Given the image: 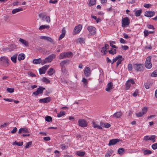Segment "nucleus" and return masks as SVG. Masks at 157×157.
Here are the masks:
<instances>
[{"instance_id": "9b49d317", "label": "nucleus", "mask_w": 157, "mask_h": 157, "mask_svg": "<svg viewBox=\"0 0 157 157\" xmlns=\"http://www.w3.org/2000/svg\"><path fill=\"white\" fill-rule=\"evenodd\" d=\"M147 110V107H144L142 109V112H140L138 113H136V115L138 117H142L144 114L145 113Z\"/></svg>"}, {"instance_id": "2f4dec72", "label": "nucleus", "mask_w": 157, "mask_h": 157, "mask_svg": "<svg viewBox=\"0 0 157 157\" xmlns=\"http://www.w3.org/2000/svg\"><path fill=\"white\" fill-rule=\"evenodd\" d=\"M121 58H122V56L121 55H119L117 56L115 58L113 59L111 64H113L114 63L117 61L118 59Z\"/></svg>"}, {"instance_id": "412c9836", "label": "nucleus", "mask_w": 157, "mask_h": 157, "mask_svg": "<svg viewBox=\"0 0 157 157\" xmlns=\"http://www.w3.org/2000/svg\"><path fill=\"white\" fill-rule=\"evenodd\" d=\"M19 41L23 44L25 45V46L27 47L29 46V43L27 41L21 38H20Z\"/></svg>"}, {"instance_id": "603ef678", "label": "nucleus", "mask_w": 157, "mask_h": 157, "mask_svg": "<svg viewBox=\"0 0 157 157\" xmlns=\"http://www.w3.org/2000/svg\"><path fill=\"white\" fill-rule=\"evenodd\" d=\"M151 147L153 150H155L157 149V143H155L152 145Z\"/></svg>"}, {"instance_id": "1a4fd4ad", "label": "nucleus", "mask_w": 157, "mask_h": 157, "mask_svg": "<svg viewBox=\"0 0 157 157\" xmlns=\"http://www.w3.org/2000/svg\"><path fill=\"white\" fill-rule=\"evenodd\" d=\"M87 29L91 35H94L96 33V29L94 27L91 26H88L87 27Z\"/></svg>"}, {"instance_id": "c756f323", "label": "nucleus", "mask_w": 157, "mask_h": 157, "mask_svg": "<svg viewBox=\"0 0 157 157\" xmlns=\"http://www.w3.org/2000/svg\"><path fill=\"white\" fill-rule=\"evenodd\" d=\"M68 61L67 60H64L61 62L60 65L62 68L64 67L67 64Z\"/></svg>"}, {"instance_id": "4d7b16f0", "label": "nucleus", "mask_w": 157, "mask_h": 157, "mask_svg": "<svg viewBox=\"0 0 157 157\" xmlns=\"http://www.w3.org/2000/svg\"><path fill=\"white\" fill-rule=\"evenodd\" d=\"M78 40L80 43H85L84 39L82 38L78 39Z\"/></svg>"}, {"instance_id": "79ce46f5", "label": "nucleus", "mask_w": 157, "mask_h": 157, "mask_svg": "<svg viewBox=\"0 0 157 157\" xmlns=\"http://www.w3.org/2000/svg\"><path fill=\"white\" fill-rule=\"evenodd\" d=\"M155 135L151 136L149 137V140H152L153 143L155 142Z\"/></svg>"}, {"instance_id": "4be33fe9", "label": "nucleus", "mask_w": 157, "mask_h": 157, "mask_svg": "<svg viewBox=\"0 0 157 157\" xmlns=\"http://www.w3.org/2000/svg\"><path fill=\"white\" fill-rule=\"evenodd\" d=\"M43 61L42 60V59L41 58H39L38 59H34L33 62L34 64H39L40 63H41L42 64V62H43Z\"/></svg>"}, {"instance_id": "e433bc0d", "label": "nucleus", "mask_w": 157, "mask_h": 157, "mask_svg": "<svg viewBox=\"0 0 157 157\" xmlns=\"http://www.w3.org/2000/svg\"><path fill=\"white\" fill-rule=\"evenodd\" d=\"M144 155H147L151 153V150L147 149L144 151Z\"/></svg>"}, {"instance_id": "f704fd0d", "label": "nucleus", "mask_w": 157, "mask_h": 157, "mask_svg": "<svg viewBox=\"0 0 157 157\" xmlns=\"http://www.w3.org/2000/svg\"><path fill=\"white\" fill-rule=\"evenodd\" d=\"M65 114V112L64 111H60L59 113L57 114V116L58 117H60L64 115Z\"/></svg>"}, {"instance_id": "13d9d810", "label": "nucleus", "mask_w": 157, "mask_h": 157, "mask_svg": "<svg viewBox=\"0 0 157 157\" xmlns=\"http://www.w3.org/2000/svg\"><path fill=\"white\" fill-rule=\"evenodd\" d=\"M121 47L123 50H127L129 48L126 45H122Z\"/></svg>"}, {"instance_id": "3c124183", "label": "nucleus", "mask_w": 157, "mask_h": 157, "mask_svg": "<svg viewBox=\"0 0 157 157\" xmlns=\"http://www.w3.org/2000/svg\"><path fill=\"white\" fill-rule=\"evenodd\" d=\"M106 48H104L103 47L101 48V52L103 53V55H105V52H106Z\"/></svg>"}, {"instance_id": "ddd939ff", "label": "nucleus", "mask_w": 157, "mask_h": 157, "mask_svg": "<svg viewBox=\"0 0 157 157\" xmlns=\"http://www.w3.org/2000/svg\"><path fill=\"white\" fill-rule=\"evenodd\" d=\"M29 131L28 130V128H27L25 127L24 128H21L19 130L18 133L21 134L22 132L27 133H29Z\"/></svg>"}, {"instance_id": "5fc2aeb1", "label": "nucleus", "mask_w": 157, "mask_h": 157, "mask_svg": "<svg viewBox=\"0 0 157 157\" xmlns=\"http://www.w3.org/2000/svg\"><path fill=\"white\" fill-rule=\"evenodd\" d=\"M138 90H136L133 93L132 95L134 97H136L138 95Z\"/></svg>"}, {"instance_id": "b1692460", "label": "nucleus", "mask_w": 157, "mask_h": 157, "mask_svg": "<svg viewBox=\"0 0 157 157\" xmlns=\"http://www.w3.org/2000/svg\"><path fill=\"white\" fill-rule=\"evenodd\" d=\"M25 58V55L23 53H21L18 55V59L19 61H20L21 60H23Z\"/></svg>"}, {"instance_id": "e2e57ef3", "label": "nucleus", "mask_w": 157, "mask_h": 157, "mask_svg": "<svg viewBox=\"0 0 157 157\" xmlns=\"http://www.w3.org/2000/svg\"><path fill=\"white\" fill-rule=\"evenodd\" d=\"M4 100L6 101H8L10 102H12L13 101V100L11 98H4Z\"/></svg>"}, {"instance_id": "58836bf2", "label": "nucleus", "mask_w": 157, "mask_h": 157, "mask_svg": "<svg viewBox=\"0 0 157 157\" xmlns=\"http://www.w3.org/2000/svg\"><path fill=\"white\" fill-rule=\"evenodd\" d=\"M126 89L128 90L129 89L131 86V84L129 82V81H127L125 83Z\"/></svg>"}, {"instance_id": "f03ea898", "label": "nucleus", "mask_w": 157, "mask_h": 157, "mask_svg": "<svg viewBox=\"0 0 157 157\" xmlns=\"http://www.w3.org/2000/svg\"><path fill=\"white\" fill-rule=\"evenodd\" d=\"M56 56L55 54H52L46 58L42 62V65H43L45 64L51 62L53 59L55 58Z\"/></svg>"}, {"instance_id": "09e8293b", "label": "nucleus", "mask_w": 157, "mask_h": 157, "mask_svg": "<svg viewBox=\"0 0 157 157\" xmlns=\"http://www.w3.org/2000/svg\"><path fill=\"white\" fill-rule=\"evenodd\" d=\"M47 69H39L40 75L45 74Z\"/></svg>"}, {"instance_id": "a211bd4d", "label": "nucleus", "mask_w": 157, "mask_h": 157, "mask_svg": "<svg viewBox=\"0 0 157 157\" xmlns=\"http://www.w3.org/2000/svg\"><path fill=\"white\" fill-rule=\"evenodd\" d=\"M113 84L111 82H110L107 84L105 90L109 92L110 90L113 89Z\"/></svg>"}, {"instance_id": "774afa93", "label": "nucleus", "mask_w": 157, "mask_h": 157, "mask_svg": "<svg viewBox=\"0 0 157 157\" xmlns=\"http://www.w3.org/2000/svg\"><path fill=\"white\" fill-rule=\"evenodd\" d=\"M111 125L108 123L105 124L104 127L106 128H108L110 127Z\"/></svg>"}, {"instance_id": "a878e982", "label": "nucleus", "mask_w": 157, "mask_h": 157, "mask_svg": "<svg viewBox=\"0 0 157 157\" xmlns=\"http://www.w3.org/2000/svg\"><path fill=\"white\" fill-rule=\"evenodd\" d=\"M22 10H23V9L22 8H16L13 10L12 11V13L13 14H14L17 13L18 12Z\"/></svg>"}, {"instance_id": "6e6d98bb", "label": "nucleus", "mask_w": 157, "mask_h": 157, "mask_svg": "<svg viewBox=\"0 0 157 157\" xmlns=\"http://www.w3.org/2000/svg\"><path fill=\"white\" fill-rule=\"evenodd\" d=\"M46 21L48 23H49L51 21L50 18L49 16H47L45 17Z\"/></svg>"}, {"instance_id": "ea45409f", "label": "nucleus", "mask_w": 157, "mask_h": 157, "mask_svg": "<svg viewBox=\"0 0 157 157\" xmlns=\"http://www.w3.org/2000/svg\"><path fill=\"white\" fill-rule=\"evenodd\" d=\"M45 121L47 122H50L52 121V119L51 117L49 116H46L45 117Z\"/></svg>"}, {"instance_id": "f257e3e1", "label": "nucleus", "mask_w": 157, "mask_h": 157, "mask_svg": "<svg viewBox=\"0 0 157 157\" xmlns=\"http://www.w3.org/2000/svg\"><path fill=\"white\" fill-rule=\"evenodd\" d=\"M0 64L5 67H7L10 64L9 60L6 57L2 56L0 58Z\"/></svg>"}, {"instance_id": "de8ad7c7", "label": "nucleus", "mask_w": 157, "mask_h": 157, "mask_svg": "<svg viewBox=\"0 0 157 157\" xmlns=\"http://www.w3.org/2000/svg\"><path fill=\"white\" fill-rule=\"evenodd\" d=\"M6 90L7 92L10 93H12L14 92V89L12 88H8Z\"/></svg>"}, {"instance_id": "20e7f679", "label": "nucleus", "mask_w": 157, "mask_h": 157, "mask_svg": "<svg viewBox=\"0 0 157 157\" xmlns=\"http://www.w3.org/2000/svg\"><path fill=\"white\" fill-rule=\"evenodd\" d=\"M122 26L125 27L128 26L130 24V20L128 17H125L121 20Z\"/></svg>"}, {"instance_id": "39448f33", "label": "nucleus", "mask_w": 157, "mask_h": 157, "mask_svg": "<svg viewBox=\"0 0 157 157\" xmlns=\"http://www.w3.org/2000/svg\"><path fill=\"white\" fill-rule=\"evenodd\" d=\"M151 57L150 56H148L146 58L145 63V66L147 69H150L152 67V64L151 63Z\"/></svg>"}, {"instance_id": "69168bd1", "label": "nucleus", "mask_w": 157, "mask_h": 157, "mask_svg": "<svg viewBox=\"0 0 157 157\" xmlns=\"http://www.w3.org/2000/svg\"><path fill=\"white\" fill-rule=\"evenodd\" d=\"M17 131V128L16 127H14L13 130L11 131L12 133H14Z\"/></svg>"}, {"instance_id": "c85d7f7f", "label": "nucleus", "mask_w": 157, "mask_h": 157, "mask_svg": "<svg viewBox=\"0 0 157 157\" xmlns=\"http://www.w3.org/2000/svg\"><path fill=\"white\" fill-rule=\"evenodd\" d=\"M50 28V26L49 25H42L40 26L39 28V29L40 30L44 29H48Z\"/></svg>"}, {"instance_id": "bf43d9fd", "label": "nucleus", "mask_w": 157, "mask_h": 157, "mask_svg": "<svg viewBox=\"0 0 157 157\" xmlns=\"http://www.w3.org/2000/svg\"><path fill=\"white\" fill-rule=\"evenodd\" d=\"M62 150H63L67 148V147L66 145H64L63 144L61 145L60 146Z\"/></svg>"}, {"instance_id": "0eeeda50", "label": "nucleus", "mask_w": 157, "mask_h": 157, "mask_svg": "<svg viewBox=\"0 0 157 157\" xmlns=\"http://www.w3.org/2000/svg\"><path fill=\"white\" fill-rule=\"evenodd\" d=\"M86 121L83 119H80L78 121V125L81 127H86L87 126Z\"/></svg>"}, {"instance_id": "aec40b11", "label": "nucleus", "mask_w": 157, "mask_h": 157, "mask_svg": "<svg viewBox=\"0 0 157 157\" xmlns=\"http://www.w3.org/2000/svg\"><path fill=\"white\" fill-rule=\"evenodd\" d=\"M144 66L143 64L136 63L133 65V67L135 69H141Z\"/></svg>"}, {"instance_id": "f8f14e48", "label": "nucleus", "mask_w": 157, "mask_h": 157, "mask_svg": "<svg viewBox=\"0 0 157 157\" xmlns=\"http://www.w3.org/2000/svg\"><path fill=\"white\" fill-rule=\"evenodd\" d=\"M51 100L50 98V97H48L40 99L39 102L40 103H47L50 102Z\"/></svg>"}, {"instance_id": "c9c22d12", "label": "nucleus", "mask_w": 157, "mask_h": 157, "mask_svg": "<svg viewBox=\"0 0 157 157\" xmlns=\"http://www.w3.org/2000/svg\"><path fill=\"white\" fill-rule=\"evenodd\" d=\"M109 52L110 54L113 55L114 54L116 53V49L112 48L109 51Z\"/></svg>"}, {"instance_id": "393cba45", "label": "nucleus", "mask_w": 157, "mask_h": 157, "mask_svg": "<svg viewBox=\"0 0 157 157\" xmlns=\"http://www.w3.org/2000/svg\"><path fill=\"white\" fill-rule=\"evenodd\" d=\"M76 153L78 155L82 157L85 154V152L83 151H78L76 152Z\"/></svg>"}, {"instance_id": "2eb2a0df", "label": "nucleus", "mask_w": 157, "mask_h": 157, "mask_svg": "<svg viewBox=\"0 0 157 157\" xmlns=\"http://www.w3.org/2000/svg\"><path fill=\"white\" fill-rule=\"evenodd\" d=\"M41 39L47 40L51 43L53 42V40L51 37L48 36H42L40 37Z\"/></svg>"}, {"instance_id": "a18cd8bd", "label": "nucleus", "mask_w": 157, "mask_h": 157, "mask_svg": "<svg viewBox=\"0 0 157 157\" xmlns=\"http://www.w3.org/2000/svg\"><path fill=\"white\" fill-rule=\"evenodd\" d=\"M42 80L43 82H45L46 83H49L50 82V80L45 77L43 78L42 79Z\"/></svg>"}, {"instance_id": "a19ab883", "label": "nucleus", "mask_w": 157, "mask_h": 157, "mask_svg": "<svg viewBox=\"0 0 157 157\" xmlns=\"http://www.w3.org/2000/svg\"><path fill=\"white\" fill-rule=\"evenodd\" d=\"M113 152V150H111V151L108 152L105 154V157H110V156L112 155Z\"/></svg>"}, {"instance_id": "49530a36", "label": "nucleus", "mask_w": 157, "mask_h": 157, "mask_svg": "<svg viewBox=\"0 0 157 157\" xmlns=\"http://www.w3.org/2000/svg\"><path fill=\"white\" fill-rule=\"evenodd\" d=\"M32 143L31 141L28 142L25 147V148H28L32 144Z\"/></svg>"}, {"instance_id": "4468645a", "label": "nucleus", "mask_w": 157, "mask_h": 157, "mask_svg": "<svg viewBox=\"0 0 157 157\" xmlns=\"http://www.w3.org/2000/svg\"><path fill=\"white\" fill-rule=\"evenodd\" d=\"M119 141L120 140L118 139H113L109 141L108 145L110 146L114 145L119 142Z\"/></svg>"}, {"instance_id": "4c0bfd02", "label": "nucleus", "mask_w": 157, "mask_h": 157, "mask_svg": "<svg viewBox=\"0 0 157 157\" xmlns=\"http://www.w3.org/2000/svg\"><path fill=\"white\" fill-rule=\"evenodd\" d=\"M125 151V150L123 148H120L119 149L118 151V153L120 155L122 154L124 151Z\"/></svg>"}, {"instance_id": "8fccbe9b", "label": "nucleus", "mask_w": 157, "mask_h": 157, "mask_svg": "<svg viewBox=\"0 0 157 157\" xmlns=\"http://www.w3.org/2000/svg\"><path fill=\"white\" fill-rule=\"evenodd\" d=\"M144 85L146 89H148L150 88V83L146 82L144 84Z\"/></svg>"}, {"instance_id": "423d86ee", "label": "nucleus", "mask_w": 157, "mask_h": 157, "mask_svg": "<svg viewBox=\"0 0 157 157\" xmlns=\"http://www.w3.org/2000/svg\"><path fill=\"white\" fill-rule=\"evenodd\" d=\"M82 25L81 24L76 26L73 30V34L75 35L79 33L82 30Z\"/></svg>"}, {"instance_id": "9d476101", "label": "nucleus", "mask_w": 157, "mask_h": 157, "mask_svg": "<svg viewBox=\"0 0 157 157\" xmlns=\"http://www.w3.org/2000/svg\"><path fill=\"white\" fill-rule=\"evenodd\" d=\"M155 15V12L153 11H148L145 12L144 16L148 17H151Z\"/></svg>"}, {"instance_id": "5701e85b", "label": "nucleus", "mask_w": 157, "mask_h": 157, "mask_svg": "<svg viewBox=\"0 0 157 157\" xmlns=\"http://www.w3.org/2000/svg\"><path fill=\"white\" fill-rule=\"evenodd\" d=\"M92 124H93V126L94 128H98L101 129H102V128L101 126L100 125H98L96 123L94 122V121H93L92 122Z\"/></svg>"}, {"instance_id": "72a5a7b5", "label": "nucleus", "mask_w": 157, "mask_h": 157, "mask_svg": "<svg viewBox=\"0 0 157 157\" xmlns=\"http://www.w3.org/2000/svg\"><path fill=\"white\" fill-rule=\"evenodd\" d=\"M55 72V71L54 69H49V70L48 71L47 73L48 75H51Z\"/></svg>"}, {"instance_id": "052dcab7", "label": "nucleus", "mask_w": 157, "mask_h": 157, "mask_svg": "<svg viewBox=\"0 0 157 157\" xmlns=\"http://www.w3.org/2000/svg\"><path fill=\"white\" fill-rule=\"evenodd\" d=\"M120 42L121 43L124 44L126 43V41L122 38L120 39Z\"/></svg>"}, {"instance_id": "680f3d73", "label": "nucleus", "mask_w": 157, "mask_h": 157, "mask_svg": "<svg viewBox=\"0 0 157 157\" xmlns=\"http://www.w3.org/2000/svg\"><path fill=\"white\" fill-rule=\"evenodd\" d=\"M43 140L45 141H48L50 140L51 138L49 137H45L43 138Z\"/></svg>"}, {"instance_id": "6ab92c4d", "label": "nucleus", "mask_w": 157, "mask_h": 157, "mask_svg": "<svg viewBox=\"0 0 157 157\" xmlns=\"http://www.w3.org/2000/svg\"><path fill=\"white\" fill-rule=\"evenodd\" d=\"M122 115V113L121 112H118L114 113L111 117H114L116 118H119Z\"/></svg>"}, {"instance_id": "7c9ffc66", "label": "nucleus", "mask_w": 157, "mask_h": 157, "mask_svg": "<svg viewBox=\"0 0 157 157\" xmlns=\"http://www.w3.org/2000/svg\"><path fill=\"white\" fill-rule=\"evenodd\" d=\"M96 0H90L88 5L90 6H93L96 4Z\"/></svg>"}, {"instance_id": "338daca9", "label": "nucleus", "mask_w": 157, "mask_h": 157, "mask_svg": "<svg viewBox=\"0 0 157 157\" xmlns=\"http://www.w3.org/2000/svg\"><path fill=\"white\" fill-rule=\"evenodd\" d=\"M28 75L32 77L36 76V75L31 72H28Z\"/></svg>"}, {"instance_id": "bb28decb", "label": "nucleus", "mask_w": 157, "mask_h": 157, "mask_svg": "<svg viewBox=\"0 0 157 157\" xmlns=\"http://www.w3.org/2000/svg\"><path fill=\"white\" fill-rule=\"evenodd\" d=\"M17 56V54H15L11 57V59L13 63H16V62Z\"/></svg>"}, {"instance_id": "0e129e2a", "label": "nucleus", "mask_w": 157, "mask_h": 157, "mask_svg": "<svg viewBox=\"0 0 157 157\" xmlns=\"http://www.w3.org/2000/svg\"><path fill=\"white\" fill-rule=\"evenodd\" d=\"M45 16V15L43 13H41L39 14V17L41 18H44Z\"/></svg>"}, {"instance_id": "473e14b6", "label": "nucleus", "mask_w": 157, "mask_h": 157, "mask_svg": "<svg viewBox=\"0 0 157 157\" xmlns=\"http://www.w3.org/2000/svg\"><path fill=\"white\" fill-rule=\"evenodd\" d=\"M142 10L141 9H140L136 11L135 13V15L136 17H139L140 16L141 13L142 12Z\"/></svg>"}, {"instance_id": "37998d69", "label": "nucleus", "mask_w": 157, "mask_h": 157, "mask_svg": "<svg viewBox=\"0 0 157 157\" xmlns=\"http://www.w3.org/2000/svg\"><path fill=\"white\" fill-rule=\"evenodd\" d=\"M123 60V59L122 58H119L118 60H117V65L116 67H117L121 63V61Z\"/></svg>"}, {"instance_id": "dca6fc26", "label": "nucleus", "mask_w": 157, "mask_h": 157, "mask_svg": "<svg viewBox=\"0 0 157 157\" xmlns=\"http://www.w3.org/2000/svg\"><path fill=\"white\" fill-rule=\"evenodd\" d=\"M91 74V71L90 69H84V77L87 78L90 76Z\"/></svg>"}, {"instance_id": "f3484780", "label": "nucleus", "mask_w": 157, "mask_h": 157, "mask_svg": "<svg viewBox=\"0 0 157 157\" xmlns=\"http://www.w3.org/2000/svg\"><path fill=\"white\" fill-rule=\"evenodd\" d=\"M66 34V31L65 27H63L62 30V33L59 38V40H60L64 37Z\"/></svg>"}, {"instance_id": "cd10ccee", "label": "nucleus", "mask_w": 157, "mask_h": 157, "mask_svg": "<svg viewBox=\"0 0 157 157\" xmlns=\"http://www.w3.org/2000/svg\"><path fill=\"white\" fill-rule=\"evenodd\" d=\"M82 82L83 83V86L86 87L88 82L87 80L85 77H83Z\"/></svg>"}, {"instance_id": "864d4df0", "label": "nucleus", "mask_w": 157, "mask_h": 157, "mask_svg": "<svg viewBox=\"0 0 157 157\" xmlns=\"http://www.w3.org/2000/svg\"><path fill=\"white\" fill-rule=\"evenodd\" d=\"M144 33L145 37L147 36L149 34V32L147 30H145L144 32Z\"/></svg>"}, {"instance_id": "7ed1b4c3", "label": "nucleus", "mask_w": 157, "mask_h": 157, "mask_svg": "<svg viewBox=\"0 0 157 157\" xmlns=\"http://www.w3.org/2000/svg\"><path fill=\"white\" fill-rule=\"evenodd\" d=\"M72 53L71 52H64L61 53L59 56V58L60 59H63L64 58H69L72 55Z\"/></svg>"}, {"instance_id": "c03bdc74", "label": "nucleus", "mask_w": 157, "mask_h": 157, "mask_svg": "<svg viewBox=\"0 0 157 157\" xmlns=\"http://www.w3.org/2000/svg\"><path fill=\"white\" fill-rule=\"evenodd\" d=\"M151 76L153 77H156L157 76V69L151 73Z\"/></svg>"}, {"instance_id": "6e6552de", "label": "nucleus", "mask_w": 157, "mask_h": 157, "mask_svg": "<svg viewBox=\"0 0 157 157\" xmlns=\"http://www.w3.org/2000/svg\"><path fill=\"white\" fill-rule=\"evenodd\" d=\"M45 90V88L40 86L39 88H37L36 91L34 92L33 93V94L36 96L39 94H42L43 90Z\"/></svg>"}]
</instances>
